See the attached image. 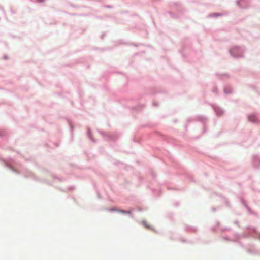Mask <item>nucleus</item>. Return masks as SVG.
<instances>
[{"instance_id": "obj_3", "label": "nucleus", "mask_w": 260, "mask_h": 260, "mask_svg": "<svg viewBox=\"0 0 260 260\" xmlns=\"http://www.w3.org/2000/svg\"><path fill=\"white\" fill-rule=\"evenodd\" d=\"M145 226H146V227H147V228H149V226H148V225H145Z\"/></svg>"}, {"instance_id": "obj_1", "label": "nucleus", "mask_w": 260, "mask_h": 260, "mask_svg": "<svg viewBox=\"0 0 260 260\" xmlns=\"http://www.w3.org/2000/svg\"><path fill=\"white\" fill-rule=\"evenodd\" d=\"M256 118L254 115H250L249 116V120L251 122H255Z\"/></svg>"}, {"instance_id": "obj_2", "label": "nucleus", "mask_w": 260, "mask_h": 260, "mask_svg": "<svg viewBox=\"0 0 260 260\" xmlns=\"http://www.w3.org/2000/svg\"><path fill=\"white\" fill-rule=\"evenodd\" d=\"M120 212L124 214H130L131 212L129 211H124V210H120L119 211Z\"/></svg>"}]
</instances>
